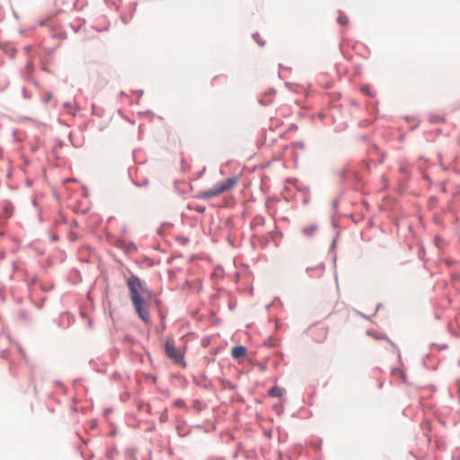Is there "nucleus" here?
I'll return each instance as SVG.
<instances>
[{
	"label": "nucleus",
	"mask_w": 460,
	"mask_h": 460,
	"mask_svg": "<svg viewBox=\"0 0 460 460\" xmlns=\"http://www.w3.org/2000/svg\"><path fill=\"white\" fill-rule=\"evenodd\" d=\"M239 181L238 177H230L223 181L216 184L213 188L204 190L199 194V198L203 199H210L214 197L219 196L226 191L232 190L234 186L237 185Z\"/></svg>",
	"instance_id": "obj_2"
},
{
	"label": "nucleus",
	"mask_w": 460,
	"mask_h": 460,
	"mask_svg": "<svg viewBox=\"0 0 460 460\" xmlns=\"http://www.w3.org/2000/svg\"><path fill=\"white\" fill-rule=\"evenodd\" d=\"M361 92L367 94V95H371V93H370V88L369 86L367 85H364L361 87Z\"/></svg>",
	"instance_id": "obj_8"
},
{
	"label": "nucleus",
	"mask_w": 460,
	"mask_h": 460,
	"mask_svg": "<svg viewBox=\"0 0 460 460\" xmlns=\"http://www.w3.org/2000/svg\"><path fill=\"white\" fill-rule=\"evenodd\" d=\"M174 405L177 407H183L184 406V401L179 399L174 402Z\"/></svg>",
	"instance_id": "obj_9"
},
{
	"label": "nucleus",
	"mask_w": 460,
	"mask_h": 460,
	"mask_svg": "<svg viewBox=\"0 0 460 460\" xmlns=\"http://www.w3.org/2000/svg\"><path fill=\"white\" fill-rule=\"evenodd\" d=\"M44 24H45V22H43V21L40 22V26H43Z\"/></svg>",
	"instance_id": "obj_11"
},
{
	"label": "nucleus",
	"mask_w": 460,
	"mask_h": 460,
	"mask_svg": "<svg viewBox=\"0 0 460 460\" xmlns=\"http://www.w3.org/2000/svg\"><path fill=\"white\" fill-rule=\"evenodd\" d=\"M130 299L134 308L141 320L145 323L150 321V302L152 293L147 289L139 278L132 276L127 279Z\"/></svg>",
	"instance_id": "obj_1"
},
{
	"label": "nucleus",
	"mask_w": 460,
	"mask_h": 460,
	"mask_svg": "<svg viewBox=\"0 0 460 460\" xmlns=\"http://www.w3.org/2000/svg\"><path fill=\"white\" fill-rule=\"evenodd\" d=\"M283 390L279 386H273L269 390V395L272 397H281Z\"/></svg>",
	"instance_id": "obj_5"
},
{
	"label": "nucleus",
	"mask_w": 460,
	"mask_h": 460,
	"mask_svg": "<svg viewBox=\"0 0 460 460\" xmlns=\"http://www.w3.org/2000/svg\"><path fill=\"white\" fill-rule=\"evenodd\" d=\"M232 357L235 359H240L246 356L247 349L243 346H235L232 349Z\"/></svg>",
	"instance_id": "obj_4"
},
{
	"label": "nucleus",
	"mask_w": 460,
	"mask_h": 460,
	"mask_svg": "<svg viewBox=\"0 0 460 460\" xmlns=\"http://www.w3.org/2000/svg\"><path fill=\"white\" fill-rule=\"evenodd\" d=\"M164 349L166 356L175 364L184 365L183 354L177 349L172 340H166L164 344Z\"/></svg>",
	"instance_id": "obj_3"
},
{
	"label": "nucleus",
	"mask_w": 460,
	"mask_h": 460,
	"mask_svg": "<svg viewBox=\"0 0 460 460\" xmlns=\"http://www.w3.org/2000/svg\"><path fill=\"white\" fill-rule=\"evenodd\" d=\"M195 209L196 211L202 213L205 211V207H197Z\"/></svg>",
	"instance_id": "obj_10"
},
{
	"label": "nucleus",
	"mask_w": 460,
	"mask_h": 460,
	"mask_svg": "<svg viewBox=\"0 0 460 460\" xmlns=\"http://www.w3.org/2000/svg\"><path fill=\"white\" fill-rule=\"evenodd\" d=\"M315 231V226H307L303 229V232L306 235H312Z\"/></svg>",
	"instance_id": "obj_7"
},
{
	"label": "nucleus",
	"mask_w": 460,
	"mask_h": 460,
	"mask_svg": "<svg viewBox=\"0 0 460 460\" xmlns=\"http://www.w3.org/2000/svg\"><path fill=\"white\" fill-rule=\"evenodd\" d=\"M337 21L341 25H347L349 23V18L342 14L339 15Z\"/></svg>",
	"instance_id": "obj_6"
}]
</instances>
